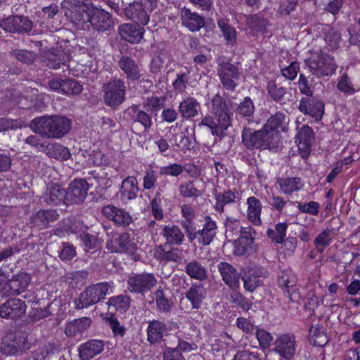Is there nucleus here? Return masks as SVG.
Here are the masks:
<instances>
[{
	"mask_svg": "<svg viewBox=\"0 0 360 360\" xmlns=\"http://www.w3.org/2000/svg\"><path fill=\"white\" fill-rule=\"evenodd\" d=\"M106 248L114 253H133L136 249L128 233H115L106 242Z\"/></svg>",
	"mask_w": 360,
	"mask_h": 360,
	"instance_id": "obj_12",
	"label": "nucleus"
},
{
	"mask_svg": "<svg viewBox=\"0 0 360 360\" xmlns=\"http://www.w3.org/2000/svg\"><path fill=\"white\" fill-rule=\"evenodd\" d=\"M324 40L330 49H336L339 47L341 34L334 27L327 26L324 29Z\"/></svg>",
	"mask_w": 360,
	"mask_h": 360,
	"instance_id": "obj_48",
	"label": "nucleus"
},
{
	"mask_svg": "<svg viewBox=\"0 0 360 360\" xmlns=\"http://www.w3.org/2000/svg\"><path fill=\"white\" fill-rule=\"evenodd\" d=\"M305 63L309 71L319 77L331 75L337 69L334 58L323 52L313 55Z\"/></svg>",
	"mask_w": 360,
	"mask_h": 360,
	"instance_id": "obj_6",
	"label": "nucleus"
},
{
	"mask_svg": "<svg viewBox=\"0 0 360 360\" xmlns=\"http://www.w3.org/2000/svg\"><path fill=\"white\" fill-rule=\"evenodd\" d=\"M0 25L6 32L18 34L28 33L33 27V22L28 17L22 15L9 16L2 20Z\"/></svg>",
	"mask_w": 360,
	"mask_h": 360,
	"instance_id": "obj_14",
	"label": "nucleus"
},
{
	"mask_svg": "<svg viewBox=\"0 0 360 360\" xmlns=\"http://www.w3.org/2000/svg\"><path fill=\"white\" fill-rule=\"evenodd\" d=\"M231 302L240 307L244 311H248L252 303L239 292H233L231 295Z\"/></svg>",
	"mask_w": 360,
	"mask_h": 360,
	"instance_id": "obj_64",
	"label": "nucleus"
},
{
	"mask_svg": "<svg viewBox=\"0 0 360 360\" xmlns=\"http://www.w3.org/2000/svg\"><path fill=\"white\" fill-rule=\"evenodd\" d=\"M123 11L120 16L126 18L133 22L146 25L150 20V15L146 11L145 6L141 1H134L127 2L126 0H122Z\"/></svg>",
	"mask_w": 360,
	"mask_h": 360,
	"instance_id": "obj_8",
	"label": "nucleus"
},
{
	"mask_svg": "<svg viewBox=\"0 0 360 360\" xmlns=\"http://www.w3.org/2000/svg\"><path fill=\"white\" fill-rule=\"evenodd\" d=\"M86 14L88 22L97 31H107L113 27L112 15L103 8H97L91 4L90 7H87Z\"/></svg>",
	"mask_w": 360,
	"mask_h": 360,
	"instance_id": "obj_9",
	"label": "nucleus"
},
{
	"mask_svg": "<svg viewBox=\"0 0 360 360\" xmlns=\"http://www.w3.org/2000/svg\"><path fill=\"white\" fill-rule=\"evenodd\" d=\"M49 154L51 158L61 161L67 160L70 158V153L68 148L60 143H55L49 148Z\"/></svg>",
	"mask_w": 360,
	"mask_h": 360,
	"instance_id": "obj_55",
	"label": "nucleus"
},
{
	"mask_svg": "<svg viewBox=\"0 0 360 360\" xmlns=\"http://www.w3.org/2000/svg\"><path fill=\"white\" fill-rule=\"evenodd\" d=\"M268 93L271 98L276 102H281L284 100L287 94L286 89L278 86L274 82L271 81L267 85Z\"/></svg>",
	"mask_w": 360,
	"mask_h": 360,
	"instance_id": "obj_58",
	"label": "nucleus"
},
{
	"mask_svg": "<svg viewBox=\"0 0 360 360\" xmlns=\"http://www.w3.org/2000/svg\"><path fill=\"white\" fill-rule=\"evenodd\" d=\"M216 203L215 210L219 212L224 211V206L227 204L233 203L240 200L238 191L236 188L233 190L229 189L222 193H215Z\"/></svg>",
	"mask_w": 360,
	"mask_h": 360,
	"instance_id": "obj_35",
	"label": "nucleus"
},
{
	"mask_svg": "<svg viewBox=\"0 0 360 360\" xmlns=\"http://www.w3.org/2000/svg\"><path fill=\"white\" fill-rule=\"evenodd\" d=\"M71 59V55L60 49L48 50L44 53L43 61L52 69H58Z\"/></svg>",
	"mask_w": 360,
	"mask_h": 360,
	"instance_id": "obj_23",
	"label": "nucleus"
},
{
	"mask_svg": "<svg viewBox=\"0 0 360 360\" xmlns=\"http://www.w3.org/2000/svg\"><path fill=\"white\" fill-rule=\"evenodd\" d=\"M91 323V319L88 317L75 319L66 325L65 333L68 337H74L86 330Z\"/></svg>",
	"mask_w": 360,
	"mask_h": 360,
	"instance_id": "obj_42",
	"label": "nucleus"
},
{
	"mask_svg": "<svg viewBox=\"0 0 360 360\" xmlns=\"http://www.w3.org/2000/svg\"><path fill=\"white\" fill-rule=\"evenodd\" d=\"M162 234L166 239V243L169 245H179L184 238V234L176 225L165 226Z\"/></svg>",
	"mask_w": 360,
	"mask_h": 360,
	"instance_id": "obj_43",
	"label": "nucleus"
},
{
	"mask_svg": "<svg viewBox=\"0 0 360 360\" xmlns=\"http://www.w3.org/2000/svg\"><path fill=\"white\" fill-rule=\"evenodd\" d=\"M248 219L255 226H260L262 224L261 212H262V203L259 199L255 196H251L247 200Z\"/></svg>",
	"mask_w": 360,
	"mask_h": 360,
	"instance_id": "obj_39",
	"label": "nucleus"
},
{
	"mask_svg": "<svg viewBox=\"0 0 360 360\" xmlns=\"http://www.w3.org/2000/svg\"><path fill=\"white\" fill-rule=\"evenodd\" d=\"M88 184L84 179L72 181L66 191V203L82 202L87 195Z\"/></svg>",
	"mask_w": 360,
	"mask_h": 360,
	"instance_id": "obj_17",
	"label": "nucleus"
},
{
	"mask_svg": "<svg viewBox=\"0 0 360 360\" xmlns=\"http://www.w3.org/2000/svg\"><path fill=\"white\" fill-rule=\"evenodd\" d=\"M127 86L124 82L118 78H112L103 85L104 103L115 108L125 101Z\"/></svg>",
	"mask_w": 360,
	"mask_h": 360,
	"instance_id": "obj_5",
	"label": "nucleus"
},
{
	"mask_svg": "<svg viewBox=\"0 0 360 360\" xmlns=\"http://www.w3.org/2000/svg\"><path fill=\"white\" fill-rule=\"evenodd\" d=\"M167 330V327L165 323L158 320L150 321L147 328L148 341L151 344L160 342Z\"/></svg>",
	"mask_w": 360,
	"mask_h": 360,
	"instance_id": "obj_38",
	"label": "nucleus"
},
{
	"mask_svg": "<svg viewBox=\"0 0 360 360\" xmlns=\"http://www.w3.org/2000/svg\"><path fill=\"white\" fill-rule=\"evenodd\" d=\"M274 344L275 350L286 360L290 359L295 352V338L292 334L281 335L276 340Z\"/></svg>",
	"mask_w": 360,
	"mask_h": 360,
	"instance_id": "obj_20",
	"label": "nucleus"
},
{
	"mask_svg": "<svg viewBox=\"0 0 360 360\" xmlns=\"http://www.w3.org/2000/svg\"><path fill=\"white\" fill-rule=\"evenodd\" d=\"M309 337L310 341L317 347H323L328 342V336L322 328L311 327Z\"/></svg>",
	"mask_w": 360,
	"mask_h": 360,
	"instance_id": "obj_53",
	"label": "nucleus"
},
{
	"mask_svg": "<svg viewBox=\"0 0 360 360\" xmlns=\"http://www.w3.org/2000/svg\"><path fill=\"white\" fill-rule=\"evenodd\" d=\"M185 272L193 279L202 281L207 278V271L205 266L199 261L191 260L186 263Z\"/></svg>",
	"mask_w": 360,
	"mask_h": 360,
	"instance_id": "obj_40",
	"label": "nucleus"
},
{
	"mask_svg": "<svg viewBox=\"0 0 360 360\" xmlns=\"http://www.w3.org/2000/svg\"><path fill=\"white\" fill-rule=\"evenodd\" d=\"M297 278L292 269H287L281 272L278 278V286L283 289H286L289 292V288L295 285Z\"/></svg>",
	"mask_w": 360,
	"mask_h": 360,
	"instance_id": "obj_47",
	"label": "nucleus"
},
{
	"mask_svg": "<svg viewBox=\"0 0 360 360\" xmlns=\"http://www.w3.org/2000/svg\"><path fill=\"white\" fill-rule=\"evenodd\" d=\"M26 310L25 301L19 298H9L0 305V317L17 320L25 314Z\"/></svg>",
	"mask_w": 360,
	"mask_h": 360,
	"instance_id": "obj_13",
	"label": "nucleus"
},
{
	"mask_svg": "<svg viewBox=\"0 0 360 360\" xmlns=\"http://www.w3.org/2000/svg\"><path fill=\"white\" fill-rule=\"evenodd\" d=\"M30 283V276L27 274H20L8 280L4 286V294L7 296L17 295L24 292Z\"/></svg>",
	"mask_w": 360,
	"mask_h": 360,
	"instance_id": "obj_24",
	"label": "nucleus"
},
{
	"mask_svg": "<svg viewBox=\"0 0 360 360\" xmlns=\"http://www.w3.org/2000/svg\"><path fill=\"white\" fill-rule=\"evenodd\" d=\"M280 188L284 193L290 194L302 187L300 178H287L278 181Z\"/></svg>",
	"mask_w": 360,
	"mask_h": 360,
	"instance_id": "obj_52",
	"label": "nucleus"
},
{
	"mask_svg": "<svg viewBox=\"0 0 360 360\" xmlns=\"http://www.w3.org/2000/svg\"><path fill=\"white\" fill-rule=\"evenodd\" d=\"M338 89L347 95H353L356 92L352 81L347 74H343L337 84Z\"/></svg>",
	"mask_w": 360,
	"mask_h": 360,
	"instance_id": "obj_60",
	"label": "nucleus"
},
{
	"mask_svg": "<svg viewBox=\"0 0 360 360\" xmlns=\"http://www.w3.org/2000/svg\"><path fill=\"white\" fill-rule=\"evenodd\" d=\"M218 25L226 44L232 46L236 45L237 43V32L236 29L224 20H219Z\"/></svg>",
	"mask_w": 360,
	"mask_h": 360,
	"instance_id": "obj_45",
	"label": "nucleus"
},
{
	"mask_svg": "<svg viewBox=\"0 0 360 360\" xmlns=\"http://www.w3.org/2000/svg\"><path fill=\"white\" fill-rule=\"evenodd\" d=\"M157 310L162 314H169L174 307V302L169 288L159 287L155 292Z\"/></svg>",
	"mask_w": 360,
	"mask_h": 360,
	"instance_id": "obj_28",
	"label": "nucleus"
},
{
	"mask_svg": "<svg viewBox=\"0 0 360 360\" xmlns=\"http://www.w3.org/2000/svg\"><path fill=\"white\" fill-rule=\"evenodd\" d=\"M32 347L28 335L25 332H15L6 335L1 340L0 352L6 356H19Z\"/></svg>",
	"mask_w": 360,
	"mask_h": 360,
	"instance_id": "obj_4",
	"label": "nucleus"
},
{
	"mask_svg": "<svg viewBox=\"0 0 360 360\" xmlns=\"http://www.w3.org/2000/svg\"><path fill=\"white\" fill-rule=\"evenodd\" d=\"M217 268L222 280L229 288L237 289L239 287L240 276L235 267L228 262H221Z\"/></svg>",
	"mask_w": 360,
	"mask_h": 360,
	"instance_id": "obj_22",
	"label": "nucleus"
},
{
	"mask_svg": "<svg viewBox=\"0 0 360 360\" xmlns=\"http://www.w3.org/2000/svg\"><path fill=\"white\" fill-rule=\"evenodd\" d=\"M225 226L226 238L230 240L233 239L235 237H236L238 233H240V229L243 228L240 226V222L238 220L231 217L226 219Z\"/></svg>",
	"mask_w": 360,
	"mask_h": 360,
	"instance_id": "obj_59",
	"label": "nucleus"
},
{
	"mask_svg": "<svg viewBox=\"0 0 360 360\" xmlns=\"http://www.w3.org/2000/svg\"><path fill=\"white\" fill-rule=\"evenodd\" d=\"M112 286L107 282H101L86 287L75 300V308L82 309L104 300L112 292Z\"/></svg>",
	"mask_w": 360,
	"mask_h": 360,
	"instance_id": "obj_3",
	"label": "nucleus"
},
{
	"mask_svg": "<svg viewBox=\"0 0 360 360\" xmlns=\"http://www.w3.org/2000/svg\"><path fill=\"white\" fill-rule=\"evenodd\" d=\"M117 65L128 79L136 81L141 77L139 66L131 58L127 56H122Z\"/></svg>",
	"mask_w": 360,
	"mask_h": 360,
	"instance_id": "obj_33",
	"label": "nucleus"
},
{
	"mask_svg": "<svg viewBox=\"0 0 360 360\" xmlns=\"http://www.w3.org/2000/svg\"><path fill=\"white\" fill-rule=\"evenodd\" d=\"M101 213L117 226L126 228L133 222L132 217L128 212L112 205L103 206Z\"/></svg>",
	"mask_w": 360,
	"mask_h": 360,
	"instance_id": "obj_15",
	"label": "nucleus"
},
{
	"mask_svg": "<svg viewBox=\"0 0 360 360\" xmlns=\"http://www.w3.org/2000/svg\"><path fill=\"white\" fill-rule=\"evenodd\" d=\"M157 283V279L154 274L142 273L134 274L127 280L128 290L131 292L143 295L150 290Z\"/></svg>",
	"mask_w": 360,
	"mask_h": 360,
	"instance_id": "obj_11",
	"label": "nucleus"
},
{
	"mask_svg": "<svg viewBox=\"0 0 360 360\" xmlns=\"http://www.w3.org/2000/svg\"><path fill=\"white\" fill-rule=\"evenodd\" d=\"M137 23H124L119 26L118 34L121 39L131 44L139 43L143 37L145 30Z\"/></svg>",
	"mask_w": 360,
	"mask_h": 360,
	"instance_id": "obj_19",
	"label": "nucleus"
},
{
	"mask_svg": "<svg viewBox=\"0 0 360 360\" xmlns=\"http://www.w3.org/2000/svg\"><path fill=\"white\" fill-rule=\"evenodd\" d=\"M155 257L160 262H179L182 258V252L179 248H172L169 250L162 245L155 248Z\"/></svg>",
	"mask_w": 360,
	"mask_h": 360,
	"instance_id": "obj_37",
	"label": "nucleus"
},
{
	"mask_svg": "<svg viewBox=\"0 0 360 360\" xmlns=\"http://www.w3.org/2000/svg\"><path fill=\"white\" fill-rule=\"evenodd\" d=\"M217 74L224 89L234 90L237 86L236 81L239 79L240 75L238 66L222 61L218 64Z\"/></svg>",
	"mask_w": 360,
	"mask_h": 360,
	"instance_id": "obj_10",
	"label": "nucleus"
},
{
	"mask_svg": "<svg viewBox=\"0 0 360 360\" xmlns=\"http://www.w3.org/2000/svg\"><path fill=\"white\" fill-rule=\"evenodd\" d=\"M104 343L99 340H90L80 345L78 347L79 356L81 360H90L102 352Z\"/></svg>",
	"mask_w": 360,
	"mask_h": 360,
	"instance_id": "obj_29",
	"label": "nucleus"
},
{
	"mask_svg": "<svg viewBox=\"0 0 360 360\" xmlns=\"http://www.w3.org/2000/svg\"><path fill=\"white\" fill-rule=\"evenodd\" d=\"M257 232L251 226L240 229L239 238L234 240V254L237 256H249L257 251L255 238Z\"/></svg>",
	"mask_w": 360,
	"mask_h": 360,
	"instance_id": "obj_7",
	"label": "nucleus"
},
{
	"mask_svg": "<svg viewBox=\"0 0 360 360\" xmlns=\"http://www.w3.org/2000/svg\"><path fill=\"white\" fill-rule=\"evenodd\" d=\"M30 127L43 137L59 139L70 131L72 121L65 116H43L32 120Z\"/></svg>",
	"mask_w": 360,
	"mask_h": 360,
	"instance_id": "obj_1",
	"label": "nucleus"
},
{
	"mask_svg": "<svg viewBox=\"0 0 360 360\" xmlns=\"http://www.w3.org/2000/svg\"><path fill=\"white\" fill-rule=\"evenodd\" d=\"M139 191L138 181L134 176H128L122 183L120 193L124 200H134L137 196Z\"/></svg>",
	"mask_w": 360,
	"mask_h": 360,
	"instance_id": "obj_41",
	"label": "nucleus"
},
{
	"mask_svg": "<svg viewBox=\"0 0 360 360\" xmlns=\"http://www.w3.org/2000/svg\"><path fill=\"white\" fill-rule=\"evenodd\" d=\"M180 15L182 25L191 32L198 31L205 25L203 17L188 8H183Z\"/></svg>",
	"mask_w": 360,
	"mask_h": 360,
	"instance_id": "obj_32",
	"label": "nucleus"
},
{
	"mask_svg": "<svg viewBox=\"0 0 360 360\" xmlns=\"http://www.w3.org/2000/svg\"><path fill=\"white\" fill-rule=\"evenodd\" d=\"M203 228L196 231V238L199 243L208 245L216 236L217 224L210 216H205Z\"/></svg>",
	"mask_w": 360,
	"mask_h": 360,
	"instance_id": "obj_31",
	"label": "nucleus"
},
{
	"mask_svg": "<svg viewBox=\"0 0 360 360\" xmlns=\"http://www.w3.org/2000/svg\"><path fill=\"white\" fill-rule=\"evenodd\" d=\"M66 191L58 184L49 186L41 196V202L48 205H57L66 202Z\"/></svg>",
	"mask_w": 360,
	"mask_h": 360,
	"instance_id": "obj_26",
	"label": "nucleus"
},
{
	"mask_svg": "<svg viewBox=\"0 0 360 360\" xmlns=\"http://www.w3.org/2000/svg\"><path fill=\"white\" fill-rule=\"evenodd\" d=\"M212 110L214 117L206 116L198 124L199 127L206 126L211 129L214 136H221L231 125L230 110L226 101L216 94L212 100Z\"/></svg>",
	"mask_w": 360,
	"mask_h": 360,
	"instance_id": "obj_2",
	"label": "nucleus"
},
{
	"mask_svg": "<svg viewBox=\"0 0 360 360\" xmlns=\"http://www.w3.org/2000/svg\"><path fill=\"white\" fill-rule=\"evenodd\" d=\"M288 117L283 112H278L271 116L267 122L264 124L266 129L271 131H278L280 129L284 131L288 124Z\"/></svg>",
	"mask_w": 360,
	"mask_h": 360,
	"instance_id": "obj_44",
	"label": "nucleus"
},
{
	"mask_svg": "<svg viewBox=\"0 0 360 360\" xmlns=\"http://www.w3.org/2000/svg\"><path fill=\"white\" fill-rule=\"evenodd\" d=\"M324 103L316 98H302L300 101L298 109L300 112L314 117L316 121H319L324 114Z\"/></svg>",
	"mask_w": 360,
	"mask_h": 360,
	"instance_id": "obj_16",
	"label": "nucleus"
},
{
	"mask_svg": "<svg viewBox=\"0 0 360 360\" xmlns=\"http://www.w3.org/2000/svg\"><path fill=\"white\" fill-rule=\"evenodd\" d=\"M58 217L59 214L55 210H40L31 215L30 224L39 229H43L47 228L49 223L56 221Z\"/></svg>",
	"mask_w": 360,
	"mask_h": 360,
	"instance_id": "obj_21",
	"label": "nucleus"
},
{
	"mask_svg": "<svg viewBox=\"0 0 360 360\" xmlns=\"http://www.w3.org/2000/svg\"><path fill=\"white\" fill-rule=\"evenodd\" d=\"M83 89L82 85L74 79H63L62 93L66 95H78Z\"/></svg>",
	"mask_w": 360,
	"mask_h": 360,
	"instance_id": "obj_54",
	"label": "nucleus"
},
{
	"mask_svg": "<svg viewBox=\"0 0 360 360\" xmlns=\"http://www.w3.org/2000/svg\"><path fill=\"white\" fill-rule=\"evenodd\" d=\"M256 337L260 347L263 349L269 347L273 341V337L271 334L263 329L257 330Z\"/></svg>",
	"mask_w": 360,
	"mask_h": 360,
	"instance_id": "obj_62",
	"label": "nucleus"
},
{
	"mask_svg": "<svg viewBox=\"0 0 360 360\" xmlns=\"http://www.w3.org/2000/svg\"><path fill=\"white\" fill-rule=\"evenodd\" d=\"M255 111V106L250 97H245L244 100L238 105L236 112L243 117H251Z\"/></svg>",
	"mask_w": 360,
	"mask_h": 360,
	"instance_id": "obj_56",
	"label": "nucleus"
},
{
	"mask_svg": "<svg viewBox=\"0 0 360 360\" xmlns=\"http://www.w3.org/2000/svg\"><path fill=\"white\" fill-rule=\"evenodd\" d=\"M11 54L20 62L27 65L32 64L37 59L35 52L27 50L17 49L12 51Z\"/></svg>",
	"mask_w": 360,
	"mask_h": 360,
	"instance_id": "obj_57",
	"label": "nucleus"
},
{
	"mask_svg": "<svg viewBox=\"0 0 360 360\" xmlns=\"http://www.w3.org/2000/svg\"><path fill=\"white\" fill-rule=\"evenodd\" d=\"M288 224L286 223H278L275 226L274 229H269L266 231L267 236L274 242L281 244L286 236Z\"/></svg>",
	"mask_w": 360,
	"mask_h": 360,
	"instance_id": "obj_49",
	"label": "nucleus"
},
{
	"mask_svg": "<svg viewBox=\"0 0 360 360\" xmlns=\"http://www.w3.org/2000/svg\"><path fill=\"white\" fill-rule=\"evenodd\" d=\"M332 230L329 228L323 229L315 238L314 245L319 253L323 252L326 247L330 243Z\"/></svg>",
	"mask_w": 360,
	"mask_h": 360,
	"instance_id": "obj_51",
	"label": "nucleus"
},
{
	"mask_svg": "<svg viewBox=\"0 0 360 360\" xmlns=\"http://www.w3.org/2000/svg\"><path fill=\"white\" fill-rule=\"evenodd\" d=\"M262 132V139L265 141L266 149H277L280 143V134L278 131H271L269 129H266V127L261 129Z\"/></svg>",
	"mask_w": 360,
	"mask_h": 360,
	"instance_id": "obj_46",
	"label": "nucleus"
},
{
	"mask_svg": "<svg viewBox=\"0 0 360 360\" xmlns=\"http://www.w3.org/2000/svg\"><path fill=\"white\" fill-rule=\"evenodd\" d=\"M233 360H266L265 357L262 356L257 352H250L248 350L238 351L234 356Z\"/></svg>",
	"mask_w": 360,
	"mask_h": 360,
	"instance_id": "obj_63",
	"label": "nucleus"
},
{
	"mask_svg": "<svg viewBox=\"0 0 360 360\" xmlns=\"http://www.w3.org/2000/svg\"><path fill=\"white\" fill-rule=\"evenodd\" d=\"M61 6L67 10L65 15L70 18L72 21L77 23L84 21V13H86L87 7L91 6V5H87L79 0H64Z\"/></svg>",
	"mask_w": 360,
	"mask_h": 360,
	"instance_id": "obj_18",
	"label": "nucleus"
},
{
	"mask_svg": "<svg viewBox=\"0 0 360 360\" xmlns=\"http://www.w3.org/2000/svg\"><path fill=\"white\" fill-rule=\"evenodd\" d=\"M185 296L191 302L192 309H198L206 297V290L201 284L194 283L187 290Z\"/></svg>",
	"mask_w": 360,
	"mask_h": 360,
	"instance_id": "obj_36",
	"label": "nucleus"
},
{
	"mask_svg": "<svg viewBox=\"0 0 360 360\" xmlns=\"http://www.w3.org/2000/svg\"><path fill=\"white\" fill-rule=\"evenodd\" d=\"M267 24V20L257 15H250L246 18V25L252 32H264Z\"/></svg>",
	"mask_w": 360,
	"mask_h": 360,
	"instance_id": "obj_50",
	"label": "nucleus"
},
{
	"mask_svg": "<svg viewBox=\"0 0 360 360\" xmlns=\"http://www.w3.org/2000/svg\"><path fill=\"white\" fill-rule=\"evenodd\" d=\"M200 109V103L193 97L188 96L180 102L178 111L182 118L188 120L196 117Z\"/></svg>",
	"mask_w": 360,
	"mask_h": 360,
	"instance_id": "obj_34",
	"label": "nucleus"
},
{
	"mask_svg": "<svg viewBox=\"0 0 360 360\" xmlns=\"http://www.w3.org/2000/svg\"><path fill=\"white\" fill-rule=\"evenodd\" d=\"M314 139V134L311 127L304 125L297 135V147L302 157H307L311 150Z\"/></svg>",
	"mask_w": 360,
	"mask_h": 360,
	"instance_id": "obj_25",
	"label": "nucleus"
},
{
	"mask_svg": "<svg viewBox=\"0 0 360 360\" xmlns=\"http://www.w3.org/2000/svg\"><path fill=\"white\" fill-rule=\"evenodd\" d=\"M260 130L252 131L250 128H244L242 133V142L248 149H266L265 141L262 139Z\"/></svg>",
	"mask_w": 360,
	"mask_h": 360,
	"instance_id": "obj_30",
	"label": "nucleus"
},
{
	"mask_svg": "<svg viewBox=\"0 0 360 360\" xmlns=\"http://www.w3.org/2000/svg\"><path fill=\"white\" fill-rule=\"evenodd\" d=\"M107 304L109 308L112 307L115 309H124L129 306V298L122 295L112 297L108 300Z\"/></svg>",
	"mask_w": 360,
	"mask_h": 360,
	"instance_id": "obj_61",
	"label": "nucleus"
},
{
	"mask_svg": "<svg viewBox=\"0 0 360 360\" xmlns=\"http://www.w3.org/2000/svg\"><path fill=\"white\" fill-rule=\"evenodd\" d=\"M127 120L140 123L148 131L152 126V118L150 115L139 108L136 105H132L124 111Z\"/></svg>",
	"mask_w": 360,
	"mask_h": 360,
	"instance_id": "obj_27",
	"label": "nucleus"
}]
</instances>
